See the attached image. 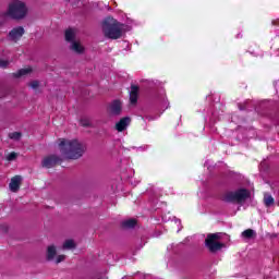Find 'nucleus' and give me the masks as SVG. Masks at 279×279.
Instances as JSON below:
<instances>
[{"mask_svg": "<svg viewBox=\"0 0 279 279\" xmlns=\"http://www.w3.org/2000/svg\"><path fill=\"white\" fill-rule=\"evenodd\" d=\"M16 158H19V154L16 153H11L7 156V160H9V162H12V160H16Z\"/></svg>", "mask_w": 279, "mask_h": 279, "instance_id": "obj_22", "label": "nucleus"}, {"mask_svg": "<svg viewBox=\"0 0 279 279\" xmlns=\"http://www.w3.org/2000/svg\"><path fill=\"white\" fill-rule=\"evenodd\" d=\"M131 122L132 120L130 119V117H124L120 119L119 122L116 123L117 132H125V130H128V128L130 126Z\"/></svg>", "mask_w": 279, "mask_h": 279, "instance_id": "obj_9", "label": "nucleus"}, {"mask_svg": "<svg viewBox=\"0 0 279 279\" xmlns=\"http://www.w3.org/2000/svg\"><path fill=\"white\" fill-rule=\"evenodd\" d=\"M56 253H57L56 246H53V245L48 246V248H47V259L48 260H53V258H56Z\"/></svg>", "mask_w": 279, "mask_h": 279, "instance_id": "obj_15", "label": "nucleus"}, {"mask_svg": "<svg viewBox=\"0 0 279 279\" xmlns=\"http://www.w3.org/2000/svg\"><path fill=\"white\" fill-rule=\"evenodd\" d=\"M123 228H134L136 226V219H128L122 222Z\"/></svg>", "mask_w": 279, "mask_h": 279, "instance_id": "obj_18", "label": "nucleus"}, {"mask_svg": "<svg viewBox=\"0 0 279 279\" xmlns=\"http://www.w3.org/2000/svg\"><path fill=\"white\" fill-rule=\"evenodd\" d=\"M264 204L267 208L274 206V196L269 194L264 195Z\"/></svg>", "mask_w": 279, "mask_h": 279, "instance_id": "obj_16", "label": "nucleus"}, {"mask_svg": "<svg viewBox=\"0 0 279 279\" xmlns=\"http://www.w3.org/2000/svg\"><path fill=\"white\" fill-rule=\"evenodd\" d=\"M38 86H39L38 81H33V82L31 83V87H33V88H38Z\"/></svg>", "mask_w": 279, "mask_h": 279, "instance_id": "obj_30", "label": "nucleus"}, {"mask_svg": "<svg viewBox=\"0 0 279 279\" xmlns=\"http://www.w3.org/2000/svg\"><path fill=\"white\" fill-rule=\"evenodd\" d=\"M171 218H167L166 216H162V221L167 222L169 221Z\"/></svg>", "mask_w": 279, "mask_h": 279, "instance_id": "obj_31", "label": "nucleus"}, {"mask_svg": "<svg viewBox=\"0 0 279 279\" xmlns=\"http://www.w3.org/2000/svg\"><path fill=\"white\" fill-rule=\"evenodd\" d=\"M23 34H25V28H23L22 26H19L13 28L9 33V38L10 40H14V43H16V40H20L23 37Z\"/></svg>", "mask_w": 279, "mask_h": 279, "instance_id": "obj_8", "label": "nucleus"}, {"mask_svg": "<svg viewBox=\"0 0 279 279\" xmlns=\"http://www.w3.org/2000/svg\"><path fill=\"white\" fill-rule=\"evenodd\" d=\"M243 239H256V231L253 229H246L242 232Z\"/></svg>", "mask_w": 279, "mask_h": 279, "instance_id": "obj_14", "label": "nucleus"}, {"mask_svg": "<svg viewBox=\"0 0 279 279\" xmlns=\"http://www.w3.org/2000/svg\"><path fill=\"white\" fill-rule=\"evenodd\" d=\"M161 101L163 104V107L167 109L169 108V100H167V98H165V96L161 97Z\"/></svg>", "mask_w": 279, "mask_h": 279, "instance_id": "obj_26", "label": "nucleus"}, {"mask_svg": "<svg viewBox=\"0 0 279 279\" xmlns=\"http://www.w3.org/2000/svg\"><path fill=\"white\" fill-rule=\"evenodd\" d=\"M173 221H174L175 226H178L177 232H180V230H182V221L175 217H173Z\"/></svg>", "mask_w": 279, "mask_h": 279, "instance_id": "obj_24", "label": "nucleus"}, {"mask_svg": "<svg viewBox=\"0 0 279 279\" xmlns=\"http://www.w3.org/2000/svg\"><path fill=\"white\" fill-rule=\"evenodd\" d=\"M5 16L14 19L15 21H21L27 16V5L23 1L15 0L9 4V9Z\"/></svg>", "mask_w": 279, "mask_h": 279, "instance_id": "obj_3", "label": "nucleus"}, {"mask_svg": "<svg viewBox=\"0 0 279 279\" xmlns=\"http://www.w3.org/2000/svg\"><path fill=\"white\" fill-rule=\"evenodd\" d=\"M8 64H10V62L3 60V59H0V66L1 69H5V66H8Z\"/></svg>", "mask_w": 279, "mask_h": 279, "instance_id": "obj_25", "label": "nucleus"}, {"mask_svg": "<svg viewBox=\"0 0 279 279\" xmlns=\"http://www.w3.org/2000/svg\"><path fill=\"white\" fill-rule=\"evenodd\" d=\"M250 197V191L245 189H240L235 192H227L223 195V202H227L229 204H233L236 202L238 204H241V202H245V199H248Z\"/></svg>", "mask_w": 279, "mask_h": 279, "instance_id": "obj_4", "label": "nucleus"}, {"mask_svg": "<svg viewBox=\"0 0 279 279\" xmlns=\"http://www.w3.org/2000/svg\"><path fill=\"white\" fill-rule=\"evenodd\" d=\"M60 161V158H58V156L52 155L49 157H46L43 160V167H46V169H51V167H56V165H58V162Z\"/></svg>", "mask_w": 279, "mask_h": 279, "instance_id": "obj_11", "label": "nucleus"}, {"mask_svg": "<svg viewBox=\"0 0 279 279\" xmlns=\"http://www.w3.org/2000/svg\"><path fill=\"white\" fill-rule=\"evenodd\" d=\"M222 235H223L222 232L211 233V234H210V241H220V239H221Z\"/></svg>", "mask_w": 279, "mask_h": 279, "instance_id": "obj_21", "label": "nucleus"}, {"mask_svg": "<svg viewBox=\"0 0 279 279\" xmlns=\"http://www.w3.org/2000/svg\"><path fill=\"white\" fill-rule=\"evenodd\" d=\"M77 36V29L75 28H68L65 31V40L68 43H71V49L72 51H75V53H83L84 52V46L80 44L75 38Z\"/></svg>", "mask_w": 279, "mask_h": 279, "instance_id": "obj_5", "label": "nucleus"}, {"mask_svg": "<svg viewBox=\"0 0 279 279\" xmlns=\"http://www.w3.org/2000/svg\"><path fill=\"white\" fill-rule=\"evenodd\" d=\"M130 101H131V104H136V101H138V87L137 86L133 85L131 87Z\"/></svg>", "mask_w": 279, "mask_h": 279, "instance_id": "obj_13", "label": "nucleus"}, {"mask_svg": "<svg viewBox=\"0 0 279 279\" xmlns=\"http://www.w3.org/2000/svg\"><path fill=\"white\" fill-rule=\"evenodd\" d=\"M204 169H207V173H209V171H210V162L208 161V159L204 162Z\"/></svg>", "mask_w": 279, "mask_h": 279, "instance_id": "obj_28", "label": "nucleus"}, {"mask_svg": "<svg viewBox=\"0 0 279 279\" xmlns=\"http://www.w3.org/2000/svg\"><path fill=\"white\" fill-rule=\"evenodd\" d=\"M23 181V178L21 175H15L11 179V182L9 183V189L12 191V193H17L19 189H21V182Z\"/></svg>", "mask_w": 279, "mask_h": 279, "instance_id": "obj_10", "label": "nucleus"}, {"mask_svg": "<svg viewBox=\"0 0 279 279\" xmlns=\"http://www.w3.org/2000/svg\"><path fill=\"white\" fill-rule=\"evenodd\" d=\"M59 148L62 156L69 160H77V158H82L84 151H86L84 143L77 140H60Z\"/></svg>", "mask_w": 279, "mask_h": 279, "instance_id": "obj_1", "label": "nucleus"}, {"mask_svg": "<svg viewBox=\"0 0 279 279\" xmlns=\"http://www.w3.org/2000/svg\"><path fill=\"white\" fill-rule=\"evenodd\" d=\"M21 132H13L9 134V138L12 141H21Z\"/></svg>", "mask_w": 279, "mask_h": 279, "instance_id": "obj_20", "label": "nucleus"}, {"mask_svg": "<svg viewBox=\"0 0 279 279\" xmlns=\"http://www.w3.org/2000/svg\"><path fill=\"white\" fill-rule=\"evenodd\" d=\"M107 110L112 117H119L123 110V104L121 100H113L109 104Z\"/></svg>", "mask_w": 279, "mask_h": 279, "instance_id": "obj_6", "label": "nucleus"}, {"mask_svg": "<svg viewBox=\"0 0 279 279\" xmlns=\"http://www.w3.org/2000/svg\"><path fill=\"white\" fill-rule=\"evenodd\" d=\"M81 125H83V128H88V125H90V120H88V118L81 119Z\"/></svg>", "mask_w": 279, "mask_h": 279, "instance_id": "obj_23", "label": "nucleus"}, {"mask_svg": "<svg viewBox=\"0 0 279 279\" xmlns=\"http://www.w3.org/2000/svg\"><path fill=\"white\" fill-rule=\"evenodd\" d=\"M75 247V242L73 240H66L63 243V250H73Z\"/></svg>", "mask_w": 279, "mask_h": 279, "instance_id": "obj_19", "label": "nucleus"}, {"mask_svg": "<svg viewBox=\"0 0 279 279\" xmlns=\"http://www.w3.org/2000/svg\"><path fill=\"white\" fill-rule=\"evenodd\" d=\"M205 245L206 247H208V250H210V234H207V238L205 240Z\"/></svg>", "mask_w": 279, "mask_h": 279, "instance_id": "obj_27", "label": "nucleus"}, {"mask_svg": "<svg viewBox=\"0 0 279 279\" xmlns=\"http://www.w3.org/2000/svg\"><path fill=\"white\" fill-rule=\"evenodd\" d=\"M64 258H66V256H64V255H59V256L57 257V259H56L57 265H58L59 263H62V260H64Z\"/></svg>", "mask_w": 279, "mask_h": 279, "instance_id": "obj_29", "label": "nucleus"}, {"mask_svg": "<svg viewBox=\"0 0 279 279\" xmlns=\"http://www.w3.org/2000/svg\"><path fill=\"white\" fill-rule=\"evenodd\" d=\"M101 29L105 38H110L111 40H119V38H121V36H123V33L125 32V25L109 16L101 22Z\"/></svg>", "mask_w": 279, "mask_h": 279, "instance_id": "obj_2", "label": "nucleus"}, {"mask_svg": "<svg viewBox=\"0 0 279 279\" xmlns=\"http://www.w3.org/2000/svg\"><path fill=\"white\" fill-rule=\"evenodd\" d=\"M225 247H226V243H223V242L216 241V240L210 241L211 254H217V252H221V250H223Z\"/></svg>", "mask_w": 279, "mask_h": 279, "instance_id": "obj_12", "label": "nucleus"}, {"mask_svg": "<svg viewBox=\"0 0 279 279\" xmlns=\"http://www.w3.org/2000/svg\"><path fill=\"white\" fill-rule=\"evenodd\" d=\"M29 73H32V68H25V69H21L14 75H15V77H23V76H25V75H27Z\"/></svg>", "mask_w": 279, "mask_h": 279, "instance_id": "obj_17", "label": "nucleus"}, {"mask_svg": "<svg viewBox=\"0 0 279 279\" xmlns=\"http://www.w3.org/2000/svg\"><path fill=\"white\" fill-rule=\"evenodd\" d=\"M199 197H203V199H206L210 195V183L208 182V175L207 180H202V184L198 192Z\"/></svg>", "mask_w": 279, "mask_h": 279, "instance_id": "obj_7", "label": "nucleus"}]
</instances>
